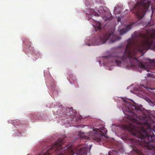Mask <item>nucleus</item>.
I'll return each instance as SVG.
<instances>
[{
  "label": "nucleus",
  "instance_id": "1",
  "mask_svg": "<svg viewBox=\"0 0 155 155\" xmlns=\"http://www.w3.org/2000/svg\"><path fill=\"white\" fill-rule=\"evenodd\" d=\"M124 101L125 105L123 109V112L131 122L127 128L137 138L134 139L135 150L141 155V147L153 150L155 151L153 155H155V136L152 129L155 125V118L143 114L140 107L132 105L125 100Z\"/></svg>",
  "mask_w": 155,
  "mask_h": 155
},
{
  "label": "nucleus",
  "instance_id": "2",
  "mask_svg": "<svg viewBox=\"0 0 155 155\" xmlns=\"http://www.w3.org/2000/svg\"><path fill=\"white\" fill-rule=\"evenodd\" d=\"M132 38L134 41L133 44L131 42H128L125 50L124 53L122 56H116L111 61V62H115L117 66H120L121 61L129 60L132 65L134 64L131 61H137V58L135 57L138 52L145 53L151 46H154L155 44L153 40L155 38V30L150 34L148 33L143 34L135 31L132 35Z\"/></svg>",
  "mask_w": 155,
  "mask_h": 155
},
{
  "label": "nucleus",
  "instance_id": "3",
  "mask_svg": "<svg viewBox=\"0 0 155 155\" xmlns=\"http://www.w3.org/2000/svg\"><path fill=\"white\" fill-rule=\"evenodd\" d=\"M150 4V2L148 0H138L134 8L137 15L142 18L149 8Z\"/></svg>",
  "mask_w": 155,
  "mask_h": 155
},
{
  "label": "nucleus",
  "instance_id": "4",
  "mask_svg": "<svg viewBox=\"0 0 155 155\" xmlns=\"http://www.w3.org/2000/svg\"><path fill=\"white\" fill-rule=\"evenodd\" d=\"M121 38L115 35L113 32L110 33L109 32L103 35L100 38L98 39L99 42H96L93 45H100L105 43L106 41L109 40L111 43H114L116 41L120 40Z\"/></svg>",
  "mask_w": 155,
  "mask_h": 155
},
{
  "label": "nucleus",
  "instance_id": "5",
  "mask_svg": "<svg viewBox=\"0 0 155 155\" xmlns=\"http://www.w3.org/2000/svg\"><path fill=\"white\" fill-rule=\"evenodd\" d=\"M63 139H59V155H73V152L72 150H67L66 147H62V144L64 143Z\"/></svg>",
  "mask_w": 155,
  "mask_h": 155
},
{
  "label": "nucleus",
  "instance_id": "6",
  "mask_svg": "<svg viewBox=\"0 0 155 155\" xmlns=\"http://www.w3.org/2000/svg\"><path fill=\"white\" fill-rule=\"evenodd\" d=\"M58 149V143L57 142L55 143L52 145L46 152L43 151L41 152L38 155H51V151L52 150H54L57 151Z\"/></svg>",
  "mask_w": 155,
  "mask_h": 155
},
{
  "label": "nucleus",
  "instance_id": "7",
  "mask_svg": "<svg viewBox=\"0 0 155 155\" xmlns=\"http://www.w3.org/2000/svg\"><path fill=\"white\" fill-rule=\"evenodd\" d=\"M87 147H83L77 151V153L78 155H87Z\"/></svg>",
  "mask_w": 155,
  "mask_h": 155
},
{
  "label": "nucleus",
  "instance_id": "8",
  "mask_svg": "<svg viewBox=\"0 0 155 155\" xmlns=\"http://www.w3.org/2000/svg\"><path fill=\"white\" fill-rule=\"evenodd\" d=\"M102 18L105 21H110L112 19L111 14L109 12H104Z\"/></svg>",
  "mask_w": 155,
  "mask_h": 155
},
{
  "label": "nucleus",
  "instance_id": "9",
  "mask_svg": "<svg viewBox=\"0 0 155 155\" xmlns=\"http://www.w3.org/2000/svg\"><path fill=\"white\" fill-rule=\"evenodd\" d=\"M132 24H130L127 26L126 28H122L120 30V35H122L127 32L131 28V26Z\"/></svg>",
  "mask_w": 155,
  "mask_h": 155
},
{
  "label": "nucleus",
  "instance_id": "10",
  "mask_svg": "<svg viewBox=\"0 0 155 155\" xmlns=\"http://www.w3.org/2000/svg\"><path fill=\"white\" fill-rule=\"evenodd\" d=\"M143 88H144L146 89L147 90L149 91L150 92H152L149 91V90H153L155 89L154 88H151L150 87H149L147 85H145L144 84L140 85L139 87V89H140V90H141V91H142V90H144Z\"/></svg>",
  "mask_w": 155,
  "mask_h": 155
},
{
  "label": "nucleus",
  "instance_id": "11",
  "mask_svg": "<svg viewBox=\"0 0 155 155\" xmlns=\"http://www.w3.org/2000/svg\"><path fill=\"white\" fill-rule=\"evenodd\" d=\"M139 64H138V66L141 69H143L144 70H146L148 72L149 69H148L146 68L145 65L143 62L138 61Z\"/></svg>",
  "mask_w": 155,
  "mask_h": 155
},
{
  "label": "nucleus",
  "instance_id": "12",
  "mask_svg": "<svg viewBox=\"0 0 155 155\" xmlns=\"http://www.w3.org/2000/svg\"><path fill=\"white\" fill-rule=\"evenodd\" d=\"M86 136L84 135V134L81 133H79L77 137V138L80 140H82Z\"/></svg>",
  "mask_w": 155,
  "mask_h": 155
},
{
  "label": "nucleus",
  "instance_id": "13",
  "mask_svg": "<svg viewBox=\"0 0 155 155\" xmlns=\"http://www.w3.org/2000/svg\"><path fill=\"white\" fill-rule=\"evenodd\" d=\"M66 110L67 111H69L71 113V115L72 113H73V114H75L76 113V110H73L72 109V108H68L66 109Z\"/></svg>",
  "mask_w": 155,
  "mask_h": 155
},
{
  "label": "nucleus",
  "instance_id": "14",
  "mask_svg": "<svg viewBox=\"0 0 155 155\" xmlns=\"http://www.w3.org/2000/svg\"><path fill=\"white\" fill-rule=\"evenodd\" d=\"M146 100L151 106L155 105V102L152 101L149 98H146Z\"/></svg>",
  "mask_w": 155,
  "mask_h": 155
},
{
  "label": "nucleus",
  "instance_id": "15",
  "mask_svg": "<svg viewBox=\"0 0 155 155\" xmlns=\"http://www.w3.org/2000/svg\"><path fill=\"white\" fill-rule=\"evenodd\" d=\"M100 131L104 134H106L107 133V131L104 127H103L102 129H100Z\"/></svg>",
  "mask_w": 155,
  "mask_h": 155
},
{
  "label": "nucleus",
  "instance_id": "16",
  "mask_svg": "<svg viewBox=\"0 0 155 155\" xmlns=\"http://www.w3.org/2000/svg\"><path fill=\"white\" fill-rule=\"evenodd\" d=\"M109 155H119V153L116 151H110L108 153Z\"/></svg>",
  "mask_w": 155,
  "mask_h": 155
},
{
  "label": "nucleus",
  "instance_id": "17",
  "mask_svg": "<svg viewBox=\"0 0 155 155\" xmlns=\"http://www.w3.org/2000/svg\"><path fill=\"white\" fill-rule=\"evenodd\" d=\"M147 75L148 77H151L153 78H155V75L152 73H148Z\"/></svg>",
  "mask_w": 155,
  "mask_h": 155
},
{
  "label": "nucleus",
  "instance_id": "18",
  "mask_svg": "<svg viewBox=\"0 0 155 155\" xmlns=\"http://www.w3.org/2000/svg\"><path fill=\"white\" fill-rule=\"evenodd\" d=\"M150 60V62L152 64V65H153L155 67V60Z\"/></svg>",
  "mask_w": 155,
  "mask_h": 155
},
{
  "label": "nucleus",
  "instance_id": "19",
  "mask_svg": "<svg viewBox=\"0 0 155 155\" xmlns=\"http://www.w3.org/2000/svg\"><path fill=\"white\" fill-rule=\"evenodd\" d=\"M31 119L33 120L34 121L36 120H38V118L37 116L36 115H34L33 117H31Z\"/></svg>",
  "mask_w": 155,
  "mask_h": 155
},
{
  "label": "nucleus",
  "instance_id": "20",
  "mask_svg": "<svg viewBox=\"0 0 155 155\" xmlns=\"http://www.w3.org/2000/svg\"><path fill=\"white\" fill-rule=\"evenodd\" d=\"M95 138V140L97 141H98V142H99L101 140V138H96V137L95 138Z\"/></svg>",
  "mask_w": 155,
  "mask_h": 155
},
{
  "label": "nucleus",
  "instance_id": "21",
  "mask_svg": "<svg viewBox=\"0 0 155 155\" xmlns=\"http://www.w3.org/2000/svg\"><path fill=\"white\" fill-rule=\"evenodd\" d=\"M23 43H24V44L27 45H29V48H30V46H31V43L30 42H29V44L28 45H27L26 44V42L25 41H23Z\"/></svg>",
  "mask_w": 155,
  "mask_h": 155
},
{
  "label": "nucleus",
  "instance_id": "22",
  "mask_svg": "<svg viewBox=\"0 0 155 155\" xmlns=\"http://www.w3.org/2000/svg\"><path fill=\"white\" fill-rule=\"evenodd\" d=\"M94 11V12H93V15H94L95 16H98V14L96 13V12L95 11Z\"/></svg>",
  "mask_w": 155,
  "mask_h": 155
},
{
  "label": "nucleus",
  "instance_id": "23",
  "mask_svg": "<svg viewBox=\"0 0 155 155\" xmlns=\"http://www.w3.org/2000/svg\"><path fill=\"white\" fill-rule=\"evenodd\" d=\"M100 25H101V24H100ZM98 28L99 29H100L101 28V26H100Z\"/></svg>",
  "mask_w": 155,
  "mask_h": 155
},
{
  "label": "nucleus",
  "instance_id": "24",
  "mask_svg": "<svg viewBox=\"0 0 155 155\" xmlns=\"http://www.w3.org/2000/svg\"><path fill=\"white\" fill-rule=\"evenodd\" d=\"M120 21V19L119 18L118 19V21Z\"/></svg>",
  "mask_w": 155,
  "mask_h": 155
},
{
  "label": "nucleus",
  "instance_id": "25",
  "mask_svg": "<svg viewBox=\"0 0 155 155\" xmlns=\"http://www.w3.org/2000/svg\"><path fill=\"white\" fill-rule=\"evenodd\" d=\"M150 9H151L152 10L153 8H152V6L150 7Z\"/></svg>",
  "mask_w": 155,
  "mask_h": 155
},
{
  "label": "nucleus",
  "instance_id": "26",
  "mask_svg": "<svg viewBox=\"0 0 155 155\" xmlns=\"http://www.w3.org/2000/svg\"><path fill=\"white\" fill-rule=\"evenodd\" d=\"M33 49H33V48H32V49H31V50H32V51H33Z\"/></svg>",
  "mask_w": 155,
  "mask_h": 155
},
{
  "label": "nucleus",
  "instance_id": "27",
  "mask_svg": "<svg viewBox=\"0 0 155 155\" xmlns=\"http://www.w3.org/2000/svg\"><path fill=\"white\" fill-rule=\"evenodd\" d=\"M153 25V24L152 25H151V26H152V25Z\"/></svg>",
  "mask_w": 155,
  "mask_h": 155
}]
</instances>
